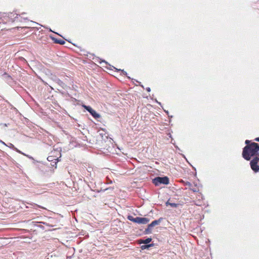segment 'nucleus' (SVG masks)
<instances>
[{"label": "nucleus", "instance_id": "obj_13", "mask_svg": "<svg viewBox=\"0 0 259 259\" xmlns=\"http://www.w3.org/2000/svg\"><path fill=\"white\" fill-rule=\"evenodd\" d=\"M146 91L148 92H150L151 90H150V88H146Z\"/></svg>", "mask_w": 259, "mask_h": 259}, {"label": "nucleus", "instance_id": "obj_6", "mask_svg": "<svg viewBox=\"0 0 259 259\" xmlns=\"http://www.w3.org/2000/svg\"><path fill=\"white\" fill-rule=\"evenodd\" d=\"M161 220H162V219L160 218L158 220H155V221H153L151 224L148 225V228L146 230V231L147 232L149 231L150 230H151L152 227H153L154 226H155L156 225H159L160 224V223L161 222Z\"/></svg>", "mask_w": 259, "mask_h": 259}, {"label": "nucleus", "instance_id": "obj_8", "mask_svg": "<svg viewBox=\"0 0 259 259\" xmlns=\"http://www.w3.org/2000/svg\"><path fill=\"white\" fill-rule=\"evenodd\" d=\"M152 240V239L150 238H147L145 240H140L139 242L140 243H144V244H148L150 243Z\"/></svg>", "mask_w": 259, "mask_h": 259}, {"label": "nucleus", "instance_id": "obj_9", "mask_svg": "<svg viewBox=\"0 0 259 259\" xmlns=\"http://www.w3.org/2000/svg\"><path fill=\"white\" fill-rule=\"evenodd\" d=\"M127 219L131 221L136 223V218H134L132 215H128L127 217Z\"/></svg>", "mask_w": 259, "mask_h": 259}, {"label": "nucleus", "instance_id": "obj_3", "mask_svg": "<svg viewBox=\"0 0 259 259\" xmlns=\"http://www.w3.org/2000/svg\"><path fill=\"white\" fill-rule=\"evenodd\" d=\"M250 167L254 172L259 171V155L255 156L250 161Z\"/></svg>", "mask_w": 259, "mask_h": 259}, {"label": "nucleus", "instance_id": "obj_7", "mask_svg": "<svg viewBox=\"0 0 259 259\" xmlns=\"http://www.w3.org/2000/svg\"><path fill=\"white\" fill-rule=\"evenodd\" d=\"M52 39L54 40V42L56 44H58L60 45H64L65 42L64 40L60 39H57L54 37H52Z\"/></svg>", "mask_w": 259, "mask_h": 259}, {"label": "nucleus", "instance_id": "obj_10", "mask_svg": "<svg viewBox=\"0 0 259 259\" xmlns=\"http://www.w3.org/2000/svg\"><path fill=\"white\" fill-rule=\"evenodd\" d=\"M169 204L172 207H176L178 206V204L175 203H169L168 202H166V205Z\"/></svg>", "mask_w": 259, "mask_h": 259}, {"label": "nucleus", "instance_id": "obj_16", "mask_svg": "<svg viewBox=\"0 0 259 259\" xmlns=\"http://www.w3.org/2000/svg\"><path fill=\"white\" fill-rule=\"evenodd\" d=\"M55 165H56V164H57V162H55Z\"/></svg>", "mask_w": 259, "mask_h": 259}, {"label": "nucleus", "instance_id": "obj_4", "mask_svg": "<svg viewBox=\"0 0 259 259\" xmlns=\"http://www.w3.org/2000/svg\"><path fill=\"white\" fill-rule=\"evenodd\" d=\"M82 107L86 109L95 118H99L101 117L100 115L97 113L95 110H93L90 106L83 105Z\"/></svg>", "mask_w": 259, "mask_h": 259}, {"label": "nucleus", "instance_id": "obj_5", "mask_svg": "<svg viewBox=\"0 0 259 259\" xmlns=\"http://www.w3.org/2000/svg\"><path fill=\"white\" fill-rule=\"evenodd\" d=\"M149 222V220L146 218L136 217V223L139 224H146Z\"/></svg>", "mask_w": 259, "mask_h": 259}, {"label": "nucleus", "instance_id": "obj_15", "mask_svg": "<svg viewBox=\"0 0 259 259\" xmlns=\"http://www.w3.org/2000/svg\"><path fill=\"white\" fill-rule=\"evenodd\" d=\"M4 74V75H8V74L6 72H5Z\"/></svg>", "mask_w": 259, "mask_h": 259}, {"label": "nucleus", "instance_id": "obj_14", "mask_svg": "<svg viewBox=\"0 0 259 259\" xmlns=\"http://www.w3.org/2000/svg\"><path fill=\"white\" fill-rule=\"evenodd\" d=\"M254 141H257V142H259V137H258V138H256L254 139Z\"/></svg>", "mask_w": 259, "mask_h": 259}, {"label": "nucleus", "instance_id": "obj_11", "mask_svg": "<svg viewBox=\"0 0 259 259\" xmlns=\"http://www.w3.org/2000/svg\"><path fill=\"white\" fill-rule=\"evenodd\" d=\"M152 245V244H149V245H142V246H141V248H142V249H146V248H148V247H149L151 246Z\"/></svg>", "mask_w": 259, "mask_h": 259}, {"label": "nucleus", "instance_id": "obj_2", "mask_svg": "<svg viewBox=\"0 0 259 259\" xmlns=\"http://www.w3.org/2000/svg\"><path fill=\"white\" fill-rule=\"evenodd\" d=\"M153 183L155 186H158L159 184H162L167 185L169 183V179L167 177H156L153 180Z\"/></svg>", "mask_w": 259, "mask_h": 259}, {"label": "nucleus", "instance_id": "obj_1", "mask_svg": "<svg viewBox=\"0 0 259 259\" xmlns=\"http://www.w3.org/2000/svg\"><path fill=\"white\" fill-rule=\"evenodd\" d=\"M246 144L242 151V157L246 160H250L251 157L258 156L259 155V145L255 142H251L246 140L245 141Z\"/></svg>", "mask_w": 259, "mask_h": 259}, {"label": "nucleus", "instance_id": "obj_12", "mask_svg": "<svg viewBox=\"0 0 259 259\" xmlns=\"http://www.w3.org/2000/svg\"><path fill=\"white\" fill-rule=\"evenodd\" d=\"M47 159H48V160L49 161H52V160H53V157H52V156H49V157H48V158H47Z\"/></svg>", "mask_w": 259, "mask_h": 259}]
</instances>
